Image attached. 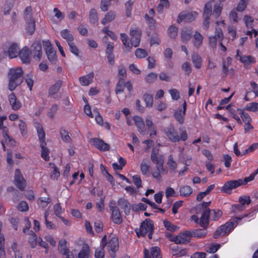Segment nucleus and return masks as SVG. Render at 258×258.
Listing matches in <instances>:
<instances>
[{
  "mask_svg": "<svg viewBox=\"0 0 258 258\" xmlns=\"http://www.w3.org/2000/svg\"><path fill=\"white\" fill-rule=\"evenodd\" d=\"M254 215V212L249 214H245L243 215L234 218L233 221H229L225 224L220 226L217 228L213 234V237L217 238L220 236H223L227 233H229L236 226L237 223L246 217H251Z\"/></svg>",
  "mask_w": 258,
  "mask_h": 258,
  "instance_id": "obj_1",
  "label": "nucleus"
},
{
  "mask_svg": "<svg viewBox=\"0 0 258 258\" xmlns=\"http://www.w3.org/2000/svg\"><path fill=\"white\" fill-rule=\"evenodd\" d=\"M23 71L21 68H12L8 73L9 89L13 91L17 86L20 85L23 82Z\"/></svg>",
  "mask_w": 258,
  "mask_h": 258,
  "instance_id": "obj_2",
  "label": "nucleus"
},
{
  "mask_svg": "<svg viewBox=\"0 0 258 258\" xmlns=\"http://www.w3.org/2000/svg\"><path fill=\"white\" fill-rule=\"evenodd\" d=\"M180 135L177 130L172 125L165 129V133L168 139L173 143L179 142L180 140L185 141L187 139V135L185 130H180Z\"/></svg>",
  "mask_w": 258,
  "mask_h": 258,
  "instance_id": "obj_3",
  "label": "nucleus"
},
{
  "mask_svg": "<svg viewBox=\"0 0 258 258\" xmlns=\"http://www.w3.org/2000/svg\"><path fill=\"white\" fill-rule=\"evenodd\" d=\"M154 224L150 219H146L141 224L140 228L135 229V232L138 237H145L148 233L149 239H152L153 233Z\"/></svg>",
  "mask_w": 258,
  "mask_h": 258,
  "instance_id": "obj_4",
  "label": "nucleus"
},
{
  "mask_svg": "<svg viewBox=\"0 0 258 258\" xmlns=\"http://www.w3.org/2000/svg\"><path fill=\"white\" fill-rule=\"evenodd\" d=\"M43 44L48 59L51 63H55L57 60L56 52L53 48L50 42L49 41H45L43 42Z\"/></svg>",
  "mask_w": 258,
  "mask_h": 258,
  "instance_id": "obj_5",
  "label": "nucleus"
},
{
  "mask_svg": "<svg viewBox=\"0 0 258 258\" xmlns=\"http://www.w3.org/2000/svg\"><path fill=\"white\" fill-rule=\"evenodd\" d=\"M58 251L63 258H75L73 252L69 249L67 246V241L66 239H61L59 241Z\"/></svg>",
  "mask_w": 258,
  "mask_h": 258,
  "instance_id": "obj_6",
  "label": "nucleus"
},
{
  "mask_svg": "<svg viewBox=\"0 0 258 258\" xmlns=\"http://www.w3.org/2000/svg\"><path fill=\"white\" fill-rule=\"evenodd\" d=\"M151 159L152 161L156 164L157 169H159L162 172H165V168L163 167L164 158L162 155H159L153 151L151 154Z\"/></svg>",
  "mask_w": 258,
  "mask_h": 258,
  "instance_id": "obj_7",
  "label": "nucleus"
},
{
  "mask_svg": "<svg viewBox=\"0 0 258 258\" xmlns=\"http://www.w3.org/2000/svg\"><path fill=\"white\" fill-rule=\"evenodd\" d=\"M198 13L196 12H188L186 11L181 12L177 19V22L180 24L182 22L189 23L195 20Z\"/></svg>",
  "mask_w": 258,
  "mask_h": 258,
  "instance_id": "obj_8",
  "label": "nucleus"
},
{
  "mask_svg": "<svg viewBox=\"0 0 258 258\" xmlns=\"http://www.w3.org/2000/svg\"><path fill=\"white\" fill-rule=\"evenodd\" d=\"M190 237H191L190 231H185L174 236L172 240L176 244H186L190 242Z\"/></svg>",
  "mask_w": 258,
  "mask_h": 258,
  "instance_id": "obj_9",
  "label": "nucleus"
},
{
  "mask_svg": "<svg viewBox=\"0 0 258 258\" xmlns=\"http://www.w3.org/2000/svg\"><path fill=\"white\" fill-rule=\"evenodd\" d=\"M243 184H244L243 180L240 179L228 181L223 186L221 190L225 193L230 194L232 189L236 188Z\"/></svg>",
  "mask_w": 258,
  "mask_h": 258,
  "instance_id": "obj_10",
  "label": "nucleus"
},
{
  "mask_svg": "<svg viewBox=\"0 0 258 258\" xmlns=\"http://www.w3.org/2000/svg\"><path fill=\"white\" fill-rule=\"evenodd\" d=\"M30 52L36 61H40L43 54L41 44L39 41L34 42L31 47Z\"/></svg>",
  "mask_w": 258,
  "mask_h": 258,
  "instance_id": "obj_11",
  "label": "nucleus"
},
{
  "mask_svg": "<svg viewBox=\"0 0 258 258\" xmlns=\"http://www.w3.org/2000/svg\"><path fill=\"white\" fill-rule=\"evenodd\" d=\"M130 35L131 37L130 41L132 44V47H137L139 46L141 38L142 36V32L141 30L138 28L135 29H131L130 32Z\"/></svg>",
  "mask_w": 258,
  "mask_h": 258,
  "instance_id": "obj_12",
  "label": "nucleus"
},
{
  "mask_svg": "<svg viewBox=\"0 0 258 258\" xmlns=\"http://www.w3.org/2000/svg\"><path fill=\"white\" fill-rule=\"evenodd\" d=\"M108 250L112 257H115V253L118 249V241L117 237H111L108 243Z\"/></svg>",
  "mask_w": 258,
  "mask_h": 258,
  "instance_id": "obj_13",
  "label": "nucleus"
},
{
  "mask_svg": "<svg viewBox=\"0 0 258 258\" xmlns=\"http://www.w3.org/2000/svg\"><path fill=\"white\" fill-rule=\"evenodd\" d=\"M15 184L21 190H23L26 186V183L24 179L20 170L17 169L15 172Z\"/></svg>",
  "mask_w": 258,
  "mask_h": 258,
  "instance_id": "obj_14",
  "label": "nucleus"
},
{
  "mask_svg": "<svg viewBox=\"0 0 258 258\" xmlns=\"http://www.w3.org/2000/svg\"><path fill=\"white\" fill-rule=\"evenodd\" d=\"M90 142L92 145L100 151H106L109 150V145L104 143V141L101 139L93 138L90 140Z\"/></svg>",
  "mask_w": 258,
  "mask_h": 258,
  "instance_id": "obj_15",
  "label": "nucleus"
},
{
  "mask_svg": "<svg viewBox=\"0 0 258 258\" xmlns=\"http://www.w3.org/2000/svg\"><path fill=\"white\" fill-rule=\"evenodd\" d=\"M110 210L112 212L111 217L113 222L117 224H121L122 219L118 208L116 206H113L110 207Z\"/></svg>",
  "mask_w": 258,
  "mask_h": 258,
  "instance_id": "obj_16",
  "label": "nucleus"
},
{
  "mask_svg": "<svg viewBox=\"0 0 258 258\" xmlns=\"http://www.w3.org/2000/svg\"><path fill=\"white\" fill-rule=\"evenodd\" d=\"M8 98L12 109L14 110H17L20 108L22 106V104L17 98L14 93H12L9 95Z\"/></svg>",
  "mask_w": 258,
  "mask_h": 258,
  "instance_id": "obj_17",
  "label": "nucleus"
},
{
  "mask_svg": "<svg viewBox=\"0 0 258 258\" xmlns=\"http://www.w3.org/2000/svg\"><path fill=\"white\" fill-rule=\"evenodd\" d=\"M94 77V73L92 71L86 75L80 77L79 78L80 83L82 86H88L93 82Z\"/></svg>",
  "mask_w": 258,
  "mask_h": 258,
  "instance_id": "obj_18",
  "label": "nucleus"
},
{
  "mask_svg": "<svg viewBox=\"0 0 258 258\" xmlns=\"http://www.w3.org/2000/svg\"><path fill=\"white\" fill-rule=\"evenodd\" d=\"M30 53L29 48L27 46L23 47V48L19 51V57L24 63H29L30 61Z\"/></svg>",
  "mask_w": 258,
  "mask_h": 258,
  "instance_id": "obj_19",
  "label": "nucleus"
},
{
  "mask_svg": "<svg viewBox=\"0 0 258 258\" xmlns=\"http://www.w3.org/2000/svg\"><path fill=\"white\" fill-rule=\"evenodd\" d=\"M106 238V235H104L101 240V247H99L96 249L95 252V256L96 258L104 257V248L107 245V244Z\"/></svg>",
  "mask_w": 258,
  "mask_h": 258,
  "instance_id": "obj_20",
  "label": "nucleus"
},
{
  "mask_svg": "<svg viewBox=\"0 0 258 258\" xmlns=\"http://www.w3.org/2000/svg\"><path fill=\"white\" fill-rule=\"evenodd\" d=\"M186 109V103L184 101L183 104V110L179 109L175 112L174 116L179 123L182 124L184 122V116L185 114Z\"/></svg>",
  "mask_w": 258,
  "mask_h": 258,
  "instance_id": "obj_21",
  "label": "nucleus"
},
{
  "mask_svg": "<svg viewBox=\"0 0 258 258\" xmlns=\"http://www.w3.org/2000/svg\"><path fill=\"white\" fill-rule=\"evenodd\" d=\"M210 214V210H206L202 212L201 217L200 219L199 224L204 228L207 227L209 223V218Z\"/></svg>",
  "mask_w": 258,
  "mask_h": 258,
  "instance_id": "obj_22",
  "label": "nucleus"
},
{
  "mask_svg": "<svg viewBox=\"0 0 258 258\" xmlns=\"http://www.w3.org/2000/svg\"><path fill=\"white\" fill-rule=\"evenodd\" d=\"M120 38L123 45V51L127 53L131 51L132 46L131 41L128 40V36L125 33L120 34Z\"/></svg>",
  "mask_w": 258,
  "mask_h": 258,
  "instance_id": "obj_23",
  "label": "nucleus"
},
{
  "mask_svg": "<svg viewBox=\"0 0 258 258\" xmlns=\"http://www.w3.org/2000/svg\"><path fill=\"white\" fill-rule=\"evenodd\" d=\"M134 120L136 126L138 128V131L142 134L145 135L146 130L145 128V123L143 119L139 116H135L134 117Z\"/></svg>",
  "mask_w": 258,
  "mask_h": 258,
  "instance_id": "obj_24",
  "label": "nucleus"
},
{
  "mask_svg": "<svg viewBox=\"0 0 258 258\" xmlns=\"http://www.w3.org/2000/svg\"><path fill=\"white\" fill-rule=\"evenodd\" d=\"M19 48L16 44H13L8 48V53L10 58L17 57L19 53Z\"/></svg>",
  "mask_w": 258,
  "mask_h": 258,
  "instance_id": "obj_25",
  "label": "nucleus"
},
{
  "mask_svg": "<svg viewBox=\"0 0 258 258\" xmlns=\"http://www.w3.org/2000/svg\"><path fill=\"white\" fill-rule=\"evenodd\" d=\"M150 168V161L147 158L144 159L140 165V169L142 173L144 175H147L149 172Z\"/></svg>",
  "mask_w": 258,
  "mask_h": 258,
  "instance_id": "obj_26",
  "label": "nucleus"
},
{
  "mask_svg": "<svg viewBox=\"0 0 258 258\" xmlns=\"http://www.w3.org/2000/svg\"><path fill=\"white\" fill-rule=\"evenodd\" d=\"M118 205L121 207L123 210L125 214H128L131 209V205L128 201L123 199L118 200Z\"/></svg>",
  "mask_w": 258,
  "mask_h": 258,
  "instance_id": "obj_27",
  "label": "nucleus"
},
{
  "mask_svg": "<svg viewBox=\"0 0 258 258\" xmlns=\"http://www.w3.org/2000/svg\"><path fill=\"white\" fill-rule=\"evenodd\" d=\"M24 18L26 22H35L33 17L32 8L31 7L28 6L25 8Z\"/></svg>",
  "mask_w": 258,
  "mask_h": 258,
  "instance_id": "obj_28",
  "label": "nucleus"
},
{
  "mask_svg": "<svg viewBox=\"0 0 258 258\" xmlns=\"http://www.w3.org/2000/svg\"><path fill=\"white\" fill-rule=\"evenodd\" d=\"M90 253V248L87 244L83 245L82 249L78 253L79 258H89Z\"/></svg>",
  "mask_w": 258,
  "mask_h": 258,
  "instance_id": "obj_29",
  "label": "nucleus"
},
{
  "mask_svg": "<svg viewBox=\"0 0 258 258\" xmlns=\"http://www.w3.org/2000/svg\"><path fill=\"white\" fill-rule=\"evenodd\" d=\"M179 192L180 196L188 197L192 194V189L190 186L184 185L180 188Z\"/></svg>",
  "mask_w": 258,
  "mask_h": 258,
  "instance_id": "obj_30",
  "label": "nucleus"
},
{
  "mask_svg": "<svg viewBox=\"0 0 258 258\" xmlns=\"http://www.w3.org/2000/svg\"><path fill=\"white\" fill-rule=\"evenodd\" d=\"M203 40V36L198 32H196L194 35L192 40L194 45L197 48H199L202 44Z\"/></svg>",
  "mask_w": 258,
  "mask_h": 258,
  "instance_id": "obj_31",
  "label": "nucleus"
},
{
  "mask_svg": "<svg viewBox=\"0 0 258 258\" xmlns=\"http://www.w3.org/2000/svg\"><path fill=\"white\" fill-rule=\"evenodd\" d=\"M27 234L30 235L28 240L29 243L32 248H35L38 242L36 234L32 231H30V233Z\"/></svg>",
  "mask_w": 258,
  "mask_h": 258,
  "instance_id": "obj_32",
  "label": "nucleus"
},
{
  "mask_svg": "<svg viewBox=\"0 0 258 258\" xmlns=\"http://www.w3.org/2000/svg\"><path fill=\"white\" fill-rule=\"evenodd\" d=\"M191 234V237H195L201 238L204 237L207 234V230L205 228L195 229L192 231H190Z\"/></svg>",
  "mask_w": 258,
  "mask_h": 258,
  "instance_id": "obj_33",
  "label": "nucleus"
},
{
  "mask_svg": "<svg viewBox=\"0 0 258 258\" xmlns=\"http://www.w3.org/2000/svg\"><path fill=\"white\" fill-rule=\"evenodd\" d=\"M62 86V81H57L53 85L51 86L49 90V95H54L58 92L60 88Z\"/></svg>",
  "mask_w": 258,
  "mask_h": 258,
  "instance_id": "obj_34",
  "label": "nucleus"
},
{
  "mask_svg": "<svg viewBox=\"0 0 258 258\" xmlns=\"http://www.w3.org/2000/svg\"><path fill=\"white\" fill-rule=\"evenodd\" d=\"M115 17V14L114 12L110 11L108 12L101 21V23L105 25L111 21L113 20Z\"/></svg>",
  "mask_w": 258,
  "mask_h": 258,
  "instance_id": "obj_35",
  "label": "nucleus"
},
{
  "mask_svg": "<svg viewBox=\"0 0 258 258\" xmlns=\"http://www.w3.org/2000/svg\"><path fill=\"white\" fill-rule=\"evenodd\" d=\"M61 37L66 39L68 43L71 42L74 40L73 35L68 29H64L60 32Z\"/></svg>",
  "mask_w": 258,
  "mask_h": 258,
  "instance_id": "obj_36",
  "label": "nucleus"
},
{
  "mask_svg": "<svg viewBox=\"0 0 258 258\" xmlns=\"http://www.w3.org/2000/svg\"><path fill=\"white\" fill-rule=\"evenodd\" d=\"M51 200L49 197H41L38 199L37 203L39 207L44 209L51 202Z\"/></svg>",
  "mask_w": 258,
  "mask_h": 258,
  "instance_id": "obj_37",
  "label": "nucleus"
},
{
  "mask_svg": "<svg viewBox=\"0 0 258 258\" xmlns=\"http://www.w3.org/2000/svg\"><path fill=\"white\" fill-rule=\"evenodd\" d=\"M46 142H43L40 144V147L41 148V157L45 161H48L49 159V157L48 156L49 150L46 147Z\"/></svg>",
  "mask_w": 258,
  "mask_h": 258,
  "instance_id": "obj_38",
  "label": "nucleus"
},
{
  "mask_svg": "<svg viewBox=\"0 0 258 258\" xmlns=\"http://www.w3.org/2000/svg\"><path fill=\"white\" fill-rule=\"evenodd\" d=\"M125 87V82L123 78H119L115 88L116 94L122 93Z\"/></svg>",
  "mask_w": 258,
  "mask_h": 258,
  "instance_id": "obj_39",
  "label": "nucleus"
},
{
  "mask_svg": "<svg viewBox=\"0 0 258 258\" xmlns=\"http://www.w3.org/2000/svg\"><path fill=\"white\" fill-rule=\"evenodd\" d=\"M18 125L21 135L25 137L27 133V126L26 122L23 120L20 119Z\"/></svg>",
  "mask_w": 258,
  "mask_h": 258,
  "instance_id": "obj_40",
  "label": "nucleus"
},
{
  "mask_svg": "<svg viewBox=\"0 0 258 258\" xmlns=\"http://www.w3.org/2000/svg\"><path fill=\"white\" fill-rule=\"evenodd\" d=\"M191 36V32L189 30H182L181 32V39L183 42L189 41Z\"/></svg>",
  "mask_w": 258,
  "mask_h": 258,
  "instance_id": "obj_41",
  "label": "nucleus"
},
{
  "mask_svg": "<svg viewBox=\"0 0 258 258\" xmlns=\"http://www.w3.org/2000/svg\"><path fill=\"white\" fill-rule=\"evenodd\" d=\"M145 19L148 26L151 30L156 29V20L153 18L148 17L147 15H145Z\"/></svg>",
  "mask_w": 258,
  "mask_h": 258,
  "instance_id": "obj_42",
  "label": "nucleus"
},
{
  "mask_svg": "<svg viewBox=\"0 0 258 258\" xmlns=\"http://www.w3.org/2000/svg\"><path fill=\"white\" fill-rule=\"evenodd\" d=\"M192 61L195 68L199 69L201 67L202 59L199 54L196 53L192 54Z\"/></svg>",
  "mask_w": 258,
  "mask_h": 258,
  "instance_id": "obj_43",
  "label": "nucleus"
},
{
  "mask_svg": "<svg viewBox=\"0 0 258 258\" xmlns=\"http://www.w3.org/2000/svg\"><path fill=\"white\" fill-rule=\"evenodd\" d=\"M169 2L167 0H160V2L157 7V11L159 13H162L164 8H168L169 7Z\"/></svg>",
  "mask_w": 258,
  "mask_h": 258,
  "instance_id": "obj_44",
  "label": "nucleus"
},
{
  "mask_svg": "<svg viewBox=\"0 0 258 258\" xmlns=\"http://www.w3.org/2000/svg\"><path fill=\"white\" fill-rule=\"evenodd\" d=\"M163 224L166 230L171 232H174L179 228L177 226L172 224L170 222L166 220L163 221Z\"/></svg>",
  "mask_w": 258,
  "mask_h": 258,
  "instance_id": "obj_45",
  "label": "nucleus"
},
{
  "mask_svg": "<svg viewBox=\"0 0 258 258\" xmlns=\"http://www.w3.org/2000/svg\"><path fill=\"white\" fill-rule=\"evenodd\" d=\"M244 109L252 112L258 111V103L252 102L248 103L245 105Z\"/></svg>",
  "mask_w": 258,
  "mask_h": 258,
  "instance_id": "obj_46",
  "label": "nucleus"
},
{
  "mask_svg": "<svg viewBox=\"0 0 258 258\" xmlns=\"http://www.w3.org/2000/svg\"><path fill=\"white\" fill-rule=\"evenodd\" d=\"M144 100L146 103L147 107L151 108L153 106V98L151 95L145 94L144 95Z\"/></svg>",
  "mask_w": 258,
  "mask_h": 258,
  "instance_id": "obj_47",
  "label": "nucleus"
},
{
  "mask_svg": "<svg viewBox=\"0 0 258 258\" xmlns=\"http://www.w3.org/2000/svg\"><path fill=\"white\" fill-rule=\"evenodd\" d=\"M89 20L91 23L95 24L98 22V16L96 10L92 9L90 11Z\"/></svg>",
  "mask_w": 258,
  "mask_h": 258,
  "instance_id": "obj_48",
  "label": "nucleus"
},
{
  "mask_svg": "<svg viewBox=\"0 0 258 258\" xmlns=\"http://www.w3.org/2000/svg\"><path fill=\"white\" fill-rule=\"evenodd\" d=\"M238 111L240 115L242 121L245 123L251 122V118L248 113L244 112L242 110L238 109Z\"/></svg>",
  "mask_w": 258,
  "mask_h": 258,
  "instance_id": "obj_49",
  "label": "nucleus"
},
{
  "mask_svg": "<svg viewBox=\"0 0 258 258\" xmlns=\"http://www.w3.org/2000/svg\"><path fill=\"white\" fill-rule=\"evenodd\" d=\"M222 214V212L220 210H210V217L213 220L216 221L220 218Z\"/></svg>",
  "mask_w": 258,
  "mask_h": 258,
  "instance_id": "obj_50",
  "label": "nucleus"
},
{
  "mask_svg": "<svg viewBox=\"0 0 258 258\" xmlns=\"http://www.w3.org/2000/svg\"><path fill=\"white\" fill-rule=\"evenodd\" d=\"M212 14V5L210 3L206 4L204 8L203 13L204 18H210Z\"/></svg>",
  "mask_w": 258,
  "mask_h": 258,
  "instance_id": "obj_51",
  "label": "nucleus"
},
{
  "mask_svg": "<svg viewBox=\"0 0 258 258\" xmlns=\"http://www.w3.org/2000/svg\"><path fill=\"white\" fill-rule=\"evenodd\" d=\"M135 54L138 58H143L148 55L147 52L144 49L137 48L135 52Z\"/></svg>",
  "mask_w": 258,
  "mask_h": 258,
  "instance_id": "obj_52",
  "label": "nucleus"
},
{
  "mask_svg": "<svg viewBox=\"0 0 258 258\" xmlns=\"http://www.w3.org/2000/svg\"><path fill=\"white\" fill-rule=\"evenodd\" d=\"M134 3L133 0H128L125 4V8L126 11V15L127 17H130L131 15V12L132 10V7Z\"/></svg>",
  "mask_w": 258,
  "mask_h": 258,
  "instance_id": "obj_53",
  "label": "nucleus"
},
{
  "mask_svg": "<svg viewBox=\"0 0 258 258\" xmlns=\"http://www.w3.org/2000/svg\"><path fill=\"white\" fill-rule=\"evenodd\" d=\"M27 32L32 35L35 30V22H26Z\"/></svg>",
  "mask_w": 258,
  "mask_h": 258,
  "instance_id": "obj_54",
  "label": "nucleus"
},
{
  "mask_svg": "<svg viewBox=\"0 0 258 258\" xmlns=\"http://www.w3.org/2000/svg\"><path fill=\"white\" fill-rule=\"evenodd\" d=\"M50 165L52 166V167H53V170L50 175V178L53 180H57L58 177L60 175V173L58 170V169L56 166L54 165V164H50Z\"/></svg>",
  "mask_w": 258,
  "mask_h": 258,
  "instance_id": "obj_55",
  "label": "nucleus"
},
{
  "mask_svg": "<svg viewBox=\"0 0 258 258\" xmlns=\"http://www.w3.org/2000/svg\"><path fill=\"white\" fill-rule=\"evenodd\" d=\"M147 206L143 203H139L137 204L133 205L132 206V210L135 212H138L140 210L145 211L147 208Z\"/></svg>",
  "mask_w": 258,
  "mask_h": 258,
  "instance_id": "obj_56",
  "label": "nucleus"
},
{
  "mask_svg": "<svg viewBox=\"0 0 258 258\" xmlns=\"http://www.w3.org/2000/svg\"><path fill=\"white\" fill-rule=\"evenodd\" d=\"M168 33L170 38H175L178 33V28L172 25L168 28Z\"/></svg>",
  "mask_w": 258,
  "mask_h": 258,
  "instance_id": "obj_57",
  "label": "nucleus"
},
{
  "mask_svg": "<svg viewBox=\"0 0 258 258\" xmlns=\"http://www.w3.org/2000/svg\"><path fill=\"white\" fill-rule=\"evenodd\" d=\"M157 78V74L154 73H151L146 76L145 77V81L147 83H153L156 80Z\"/></svg>",
  "mask_w": 258,
  "mask_h": 258,
  "instance_id": "obj_58",
  "label": "nucleus"
},
{
  "mask_svg": "<svg viewBox=\"0 0 258 258\" xmlns=\"http://www.w3.org/2000/svg\"><path fill=\"white\" fill-rule=\"evenodd\" d=\"M60 134L62 140L66 143H69L71 141V138L69 135V133L65 130L61 128L60 131Z\"/></svg>",
  "mask_w": 258,
  "mask_h": 258,
  "instance_id": "obj_59",
  "label": "nucleus"
},
{
  "mask_svg": "<svg viewBox=\"0 0 258 258\" xmlns=\"http://www.w3.org/2000/svg\"><path fill=\"white\" fill-rule=\"evenodd\" d=\"M94 114L95 116V120L96 122L100 125H103V118L99 112L98 110L97 109H94L93 110Z\"/></svg>",
  "mask_w": 258,
  "mask_h": 258,
  "instance_id": "obj_60",
  "label": "nucleus"
},
{
  "mask_svg": "<svg viewBox=\"0 0 258 258\" xmlns=\"http://www.w3.org/2000/svg\"><path fill=\"white\" fill-rule=\"evenodd\" d=\"M7 118L6 116H0V130L2 131L3 134L5 133H9V129L4 125V121Z\"/></svg>",
  "mask_w": 258,
  "mask_h": 258,
  "instance_id": "obj_61",
  "label": "nucleus"
},
{
  "mask_svg": "<svg viewBox=\"0 0 258 258\" xmlns=\"http://www.w3.org/2000/svg\"><path fill=\"white\" fill-rule=\"evenodd\" d=\"M8 133H5L3 134L5 139V142L8 145L13 146L15 145V141L9 136Z\"/></svg>",
  "mask_w": 258,
  "mask_h": 258,
  "instance_id": "obj_62",
  "label": "nucleus"
},
{
  "mask_svg": "<svg viewBox=\"0 0 258 258\" xmlns=\"http://www.w3.org/2000/svg\"><path fill=\"white\" fill-rule=\"evenodd\" d=\"M25 80L28 87L29 88L30 90L31 91L34 83L32 74L27 75L25 77Z\"/></svg>",
  "mask_w": 258,
  "mask_h": 258,
  "instance_id": "obj_63",
  "label": "nucleus"
},
{
  "mask_svg": "<svg viewBox=\"0 0 258 258\" xmlns=\"http://www.w3.org/2000/svg\"><path fill=\"white\" fill-rule=\"evenodd\" d=\"M160 249L157 247H153L151 249V255L153 258H160Z\"/></svg>",
  "mask_w": 258,
  "mask_h": 258,
  "instance_id": "obj_64",
  "label": "nucleus"
}]
</instances>
